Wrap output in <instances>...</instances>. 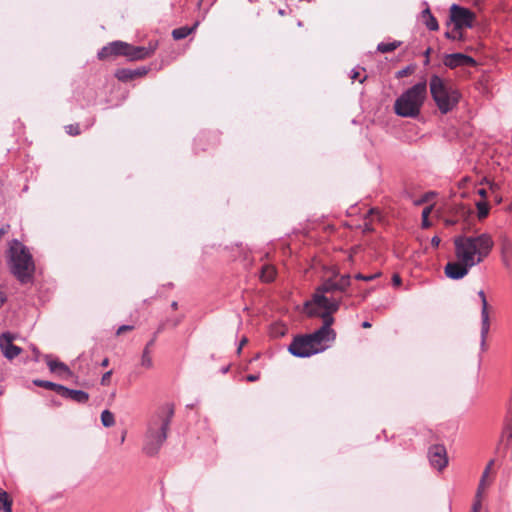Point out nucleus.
Returning a JSON list of instances; mask_svg holds the SVG:
<instances>
[{
    "label": "nucleus",
    "instance_id": "1",
    "mask_svg": "<svg viewBox=\"0 0 512 512\" xmlns=\"http://www.w3.org/2000/svg\"><path fill=\"white\" fill-rule=\"evenodd\" d=\"M494 242L487 233L478 236L459 235L454 238L457 261L448 262L445 275L453 280L464 278L469 270L481 263L492 250Z\"/></svg>",
    "mask_w": 512,
    "mask_h": 512
},
{
    "label": "nucleus",
    "instance_id": "2",
    "mask_svg": "<svg viewBox=\"0 0 512 512\" xmlns=\"http://www.w3.org/2000/svg\"><path fill=\"white\" fill-rule=\"evenodd\" d=\"M351 284V277L349 274L342 275L339 279L329 278L325 280L313 294L311 302L306 303L308 308L310 304H314L317 309L335 313L338 311L341 299L334 297L337 292H345Z\"/></svg>",
    "mask_w": 512,
    "mask_h": 512
},
{
    "label": "nucleus",
    "instance_id": "3",
    "mask_svg": "<svg viewBox=\"0 0 512 512\" xmlns=\"http://www.w3.org/2000/svg\"><path fill=\"white\" fill-rule=\"evenodd\" d=\"M174 415V408L166 405L152 417L145 435L143 451L149 455H156L167 439V432Z\"/></svg>",
    "mask_w": 512,
    "mask_h": 512
},
{
    "label": "nucleus",
    "instance_id": "4",
    "mask_svg": "<svg viewBox=\"0 0 512 512\" xmlns=\"http://www.w3.org/2000/svg\"><path fill=\"white\" fill-rule=\"evenodd\" d=\"M8 264L11 273L20 283L26 284L32 281L35 264L29 250L20 241L14 239L10 242L8 250Z\"/></svg>",
    "mask_w": 512,
    "mask_h": 512
},
{
    "label": "nucleus",
    "instance_id": "5",
    "mask_svg": "<svg viewBox=\"0 0 512 512\" xmlns=\"http://www.w3.org/2000/svg\"><path fill=\"white\" fill-rule=\"evenodd\" d=\"M427 96L425 81L416 83L403 92L394 103V110L398 116L415 118L419 115Z\"/></svg>",
    "mask_w": 512,
    "mask_h": 512
},
{
    "label": "nucleus",
    "instance_id": "6",
    "mask_svg": "<svg viewBox=\"0 0 512 512\" xmlns=\"http://www.w3.org/2000/svg\"><path fill=\"white\" fill-rule=\"evenodd\" d=\"M430 93L441 113L450 112L459 102L457 90L447 85L438 75H432L429 82Z\"/></svg>",
    "mask_w": 512,
    "mask_h": 512
},
{
    "label": "nucleus",
    "instance_id": "7",
    "mask_svg": "<svg viewBox=\"0 0 512 512\" xmlns=\"http://www.w3.org/2000/svg\"><path fill=\"white\" fill-rule=\"evenodd\" d=\"M153 49L143 46H132L126 42L115 41L104 46L99 52L98 57L104 59L110 55H123L129 60H141L150 56Z\"/></svg>",
    "mask_w": 512,
    "mask_h": 512
},
{
    "label": "nucleus",
    "instance_id": "8",
    "mask_svg": "<svg viewBox=\"0 0 512 512\" xmlns=\"http://www.w3.org/2000/svg\"><path fill=\"white\" fill-rule=\"evenodd\" d=\"M309 316H319L323 319V325L315 332L308 334L310 340L315 347H327L324 344L333 342L336 337L335 331L331 328L334 323L333 313L322 311L319 312L317 308L308 309Z\"/></svg>",
    "mask_w": 512,
    "mask_h": 512
},
{
    "label": "nucleus",
    "instance_id": "9",
    "mask_svg": "<svg viewBox=\"0 0 512 512\" xmlns=\"http://www.w3.org/2000/svg\"><path fill=\"white\" fill-rule=\"evenodd\" d=\"M325 350V347H315L308 335L299 336L289 345L288 351L296 357L305 358Z\"/></svg>",
    "mask_w": 512,
    "mask_h": 512
},
{
    "label": "nucleus",
    "instance_id": "10",
    "mask_svg": "<svg viewBox=\"0 0 512 512\" xmlns=\"http://www.w3.org/2000/svg\"><path fill=\"white\" fill-rule=\"evenodd\" d=\"M474 19L475 15L469 9L457 4H453L450 7V21L457 28H471L473 26Z\"/></svg>",
    "mask_w": 512,
    "mask_h": 512
},
{
    "label": "nucleus",
    "instance_id": "11",
    "mask_svg": "<svg viewBox=\"0 0 512 512\" xmlns=\"http://www.w3.org/2000/svg\"><path fill=\"white\" fill-rule=\"evenodd\" d=\"M428 458L431 466L439 471L443 470L448 464L446 448L440 444L429 448Z\"/></svg>",
    "mask_w": 512,
    "mask_h": 512
},
{
    "label": "nucleus",
    "instance_id": "12",
    "mask_svg": "<svg viewBox=\"0 0 512 512\" xmlns=\"http://www.w3.org/2000/svg\"><path fill=\"white\" fill-rule=\"evenodd\" d=\"M14 336L5 332L0 336V348L7 359H14L21 352V348L13 344Z\"/></svg>",
    "mask_w": 512,
    "mask_h": 512
},
{
    "label": "nucleus",
    "instance_id": "13",
    "mask_svg": "<svg viewBox=\"0 0 512 512\" xmlns=\"http://www.w3.org/2000/svg\"><path fill=\"white\" fill-rule=\"evenodd\" d=\"M476 61L471 57L463 53L448 54L444 58V65L451 69L460 66H473Z\"/></svg>",
    "mask_w": 512,
    "mask_h": 512
},
{
    "label": "nucleus",
    "instance_id": "14",
    "mask_svg": "<svg viewBox=\"0 0 512 512\" xmlns=\"http://www.w3.org/2000/svg\"><path fill=\"white\" fill-rule=\"evenodd\" d=\"M478 296L480 297L481 299V302H482V310H481V320H482V325H481V347L482 349H484L485 347V340H486V336L489 332V315H488V303H487V300H486V296H485V293L483 290H480L478 292Z\"/></svg>",
    "mask_w": 512,
    "mask_h": 512
},
{
    "label": "nucleus",
    "instance_id": "15",
    "mask_svg": "<svg viewBox=\"0 0 512 512\" xmlns=\"http://www.w3.org/2000/svg\"><path fill=\"white\" fill-rule=\"evenodd\" d=\"M60 395L77 403H86L89 399V395L85 391L69 389L65 386L60 388Z\"/></svg>",
    "mask_w": 512,
    "mask_h": 512
},
{
    "label": "nucleus",
    "instance_id": "16",
    "mask_svg": "<svg viewBox=\"0 0 512 512\" xmlns=\"http://www.w3.org/2000/svg\"><path fill=\"white\" fill-rule=\"evenodd\" d=\"M493 465H494V460H490L488 462V464L486 465V467H485V469H484V471L482 473V476H481V479H480L477 491H476L475 499H479V500L482 499V496H483V493H484V489H485L486 486L489 485V483L487 482V477H488V475H489Z\"/></svg>",
    "mask_w": 512,
    "mask_h": 512
},
{
    "label": "nucleus",
    "instance_id": "17",
    "mask_svg": "<svg viewBox=\"0 0 512 512\" xmlns=\"http://www.w3.org/2000/svg\"><path fill=\"white\" fill-rule=\"evenodd\" d=\"M155 336L146 344V346L143 349L142 355H141V361L140 364L142 367L146 369H150L153 367V360L151 357V347L154 345L155 342Z\"/></svg>",
    "mask_w": 512,
    "mask_h": 512
},
{
    "label": "nucleus",
    "instance_id": "18",
    "mask_svg": "<svg viewBox=\"0 0 512 512\" xmlns=\"http://www.w3.org/2000/svg\"><path fill=\"white\" fill-rule=\"evenodd\" d=\"M422 20L426 27L431 31H436L439 28L436 18L432 15L430 9L427 7L422 11Z\"/></svg>",
    "mask_w": 512,
    "mask_h": 512
},
{
    "label": "nucleus",
    "instance_id": "19",
    "mask_svg": "<svg viewBox=\"0 0 512 512\" xmlns=\"http://www.w3.org/2000/svg\"><path fill=\"white\" fill-rule=\"evenodd\" d=\"M198 25H199V22H196V23H194V25L192 27L183 26V27L176 28L172 31V36L175 40L184 39L188 35H190L192 32H194Z\"/></svg>",
    "mask_w": 512,
    "mask_h": 512
},
{
    "label": "nucleus",
    "instance_id": "20",
    "mask_svg": "<svg viewBox=\"0 0 512 512\" xmlns=\"http://www.w3.org/2000/svg\"><path fill=\"white\" fill-rule=\"evenodd\" d=\"M276 276V270L273 266L270 265H264L261 269V279L264 282H271L274 280Z\"/></svg>",
    "mask_w": 512,
    "mask_h": 512
},
{
    "label": "nucleus",
    "instance_id": "21",
    "mask_svg": "<svg viewBox=\"0 0 512 512\" xmlns=\"http://www.w3.org/2000/svg\"><path fill=\"white\" fill-rule=\"evenodd\" d=\"M47 365L51 372H57V371H61V372H65V373L69 372V368L67 367L66 364L56 361V360H51V359H49L48 356H47Z\"/></svg>",
    "mask_w": 512,
    "mask_h": 512
},
{
    "label": "nucleus",
    "instance_id": "22",
    "mask_svg": "<svg viewBox=\"0 0 512 512\" xmlns=\"http://www.w3.org/2000/svg\"><path fill=\"white\" fill-rule=\"evenodd\" d=\"M33 383H34V385H36L38 387H43L45 389L53 390L56 393H58L59 395H60V388H62V386H63V385L56 384V383H53L50 381L38 380V379L34 380Z\"/></svg>",
    "mask_w": 512,
    "mask_h": 512
},
{
    "label": "nucleus",
    "instance_id": "23",
    "mask_svg": "<svg viewBox=\"0 0 512 512\" xmlns=\"http://www.w3.org/2000/svg\"><path fill=\"white\" fill-rule=\"evenodd\" d=\"M400 45L399 41H394L390 43L381 42L377 46V50L381 53H388L394 51Z\"/></svg>",
    "mask_w": 512,
    "mask_h": 512
},
{
    "label": "nucleus",
    "instance_id": "24",
    "mask_svg": "<svg viewBox=\"0 0 512 512\" xmlns=\"http://www.w3.org/2000/svg\"><path fill=\"white\" fill-rule=\"evenodd\" d=\"M115 76L117 77L118 80L123 81V82H127L129 80L134 79L132 69H125V68L119 69L116 71Z\"/></svg>",
    "mask_w": 512,
    "mask_h": 512
},
{
    "label": "nucleus",
    "instance_id": "25",
    "mask_svg": "<svg viewBox=\"0 0 512 512\" xmlns=\"http://www.w3.org/2000/svg\"><path fill=\"white\" fill-rule=\"evenodd\" d=\"M101 422L104 427H112L115 424L113 413H111L109 410H104L101 413Z\"/></svg>",
    "mask_w": 512,
    "mask_h": 512
},
{
    "label": "nucleus",
    "instance_id": "26",
    "mask_svg": "<svg viewBox=\"0 0 512 512\" xmlns=\"http://www.w3.org/2000/svg\"><path fill=\"white\" fill-rule=\"evenodd\" d=\"M477 211H478V218L484 219L487 217L489 213V205L486 201H479L476 203Z\"/></svg>",
    "mask_w": 512,
    "mask_h": 512
},
{
    "label": "nucleus",
    "instance_id": "27",
    "mask_svg": "<svg viewBox=\"0 0 512 512\" xmlns=\"http://www.w3.org/2000/svg\"><path fill=\"white\" fill-rule=\"evenodd\" d=\"M445 37L451 40H462L463 39V32L462 28H457L455 25L453 29L450 31H447L445 33Z\"/></svg>",
    "mask_w": 512,
    "mask_h": 512
},
{
    "label": "nucleus",
    "instance_id": "28",
    "mask_svg": "<svg viewBox=\"0 0 512 512\" xmlns=\"http://www.w3.org/2000/svg\"><path fill=\"white\" fill-rule=\"evenodd\" d=\"M379 276H380V273H375V274H371V275H364L362 273H357L354 277L357 280L372 281V280L376 279Z\"/></svg>",
    "mask_w": 512,
    "mask_h": 512
},
{
    "label": "nucleus",
    "instance_id": "29",
    "mask_svg": "<svg viewBox=\"0 0 512 512\" xmlns=\"http://www.w3.org/2000/svg\"><path fill=\"white\" fill-rule=\"evenodd\" d=\"M430 211H431L430 207H427V208L423 209V211H422V219H423L422 225H423V227H429V225H430V223L428 221V216L430 214Z\"/></svg>",
    "mask_w": 512,
    "mask_h": 512
},
{
    "label": "nucleus",
    "instance_id": "30",
    "mask_svg": "<svg viewBox=\"0 0 512 512\" xmlns=\"http://www.w3.org/2000/svg\"><path fill=\"white\" fill-rule=\"evenodd\" d=\"M6 503H12V501L9 499L8 494L0 489V508L5 506Z\"/></svg>",
    "mask_w": 512,
    "mask_h": 512
},
{
    "label": "nucleus",
    "instance_id": "31",
    "mask_svg": "<svg viewBox=\"0 0 512 512\" xmlns=\"http://www.w3.org/2000/svg\"><path fill=\"white\" fill-rule=\"evenodd\" d=\"M66 129V132L69 134V135H72V136H76L80 133V130H79V127L78 125H67L65 127Z\"/></svg>",
    "mask_w": 512,
    "mask_h": 512
},
{
    "label": "nucleus",
    "instance_id": "32",
    "mask_svg": "<svg viewBox=\"0 0 512 512\" xmlns=\"http://www.w3.org/2000/svg\"><path fill=\"white\" fill-rule=\"evenodd\" d=\"M481 507H482V501L479 499H475L470 512H480Z\"/></svg>",
    "mask_w": 512,
    "mask_h": 512
},
{
    "label": "nucleus",
    "instance_id": "33",
    "mask_svg": "<svg viewBox=\"0 0 512 512\" xmlns=\"http://www.w3.org/2000/svg\"><path fill=\"white\" fill-rule=\"evenodd\" d=\"M132 71H133L134 78L143 76L147 73V69L145 67L134 69Z\"/></svg>",
    "mask_w": 512,
    "mask_h": 512
},
{
    "label": "nucleus",
    "instance_id": "34",
    "mask_svg": "<svg viewBox=\"0 0 512 512\" xmlns=\"http://www.w3.org/2000/svg\"><path fill=\"white\" fill-rule=\"evenodd\" d=\"M112 375V371H107L106 373L103 374L102 378H101V384L102 385H106L108 384L109 380H110V377Z\"/></svg>",
    "mask_w": 512,
    "mask_h": 512
},
{
    "label": "nucleus",
    "instance_id": "35",
    "mask_svg": "<svg viewBox=\"0 0 512 512\" xmlns=\"http://www.w3.org/2000/svg\"><path fill=\"white\" fill-rule=\"evenodd\" d=\"M133 329V326H130V325H122L120 326L118 329H117V335H121L122 333L126 332V331H130Z\"/></svg>",
    "mask_w": 512,
    "mask_h": 512
},
{
    "label": "nucleus",
    "instance_id": "36",
    "mask_svg": "<svg viewBox=\"0 0 512 512\" xmlns=\"http://www.w3.org/2000/svg\"><path fill=\"white\" fill-rule=\"evenodd\" d=\"M260 378L259 374H249L246 376V380L249 382H255Z\"/></svg>",
    "mask_w": 512,
    "mask_h": 512
},
{
    "label": "nucleus",
    "instance_id": "37",
    "mask_svg": "<svg viewBox=\"0 0 512 512\" xmlns=\"http://www.w3.org/2000/svg\"><path fill=\"white\" fill-rule=\"evenodd\" d=\"M392 283L395 286H399L401 284V278L398 274H394L392 277Z\"/></svg>",
    "mask_w": 512,
    "mask_h": 512
},
{
    "label": "nucleus",
    "instance_id": "38",
    "mask_svg": "<svg viewBox=\"0 0 512 512\" xmlns=\"http://www.w3.org/2000/svg\"><path fill=\"white\" fill-rule=\"evenodd\" d=\"M441 242V239L438 237V236H434L432 239H431V245L435 248H437L439 246Z\"/></svg>",
    "mask_w": 512,
    "mask_h": 512
},
{
    "label": "nucleus",
    "instance_id": "39",
    "mask_svg": "<svg viewBox=\"0 0 512 512\" xmlns=\"http://www.w3.org/2000/svg\"><path fill=\"white\" fill-rule=\"evenodd\" d=\"M248 342V339L246 337H243L240 341L239 347L237 349V352L240 353L242 350V347Z\"/></svg>",
    "mask_w": 512,
    "mask_h": 512
},
{
    "label": "nucleus",
    "instance_id": "40",
    "mask_svg": "<svg viewBox=\"0 0 512 512\" xmlns=\"http://www.w3.org/2000/svg\"><path fill=\"white\" fill-rule=\"evenodd\" d=\"M4 512H12V503H6L5 506L2 507Z\"/></svg>",
    "mask_w": 512,
    "mask_h": 512
},
{
    "label": "nucleus",
    "instance_id": "41",
    "mask_svg": "<svg viewBox=\"0 0 512 512\" xmlns=\"http://www.w3.org/2000/svg\"><path fill=\"white\" fill-rule=\"evenodd\" d=\"M359 75H360L359 71L356 69H353L352 74H351V79L356 80V79H358Z\"/></svg>",
    "mask_w": 512,
    "mask_h": 512
},
{
    "label": "nucleus",
    "instance_id": "42",
    "mask_svg": "<svg viewBox=\"0 0 512 512\" xmlns=\"http://www.w3.org/2000/svg\"><path fill=\"white\" fill-rule=\"evenodd\" d=\"M478 194L482 197V198H486L487 197V191L485 189H479L478 190Z\"/></svg>",
    "mask_w": 512,
    "mask_h": 512
},
{
    "label": "nucleus",
    "instance_id": "43",
    "mask_svg": "<svg viewBox=\"0 0 512 512\" xmlns=\"http://www.w3.org/2000/svg\"><path fill=\"white\" fill-rule=\"evenodd\" d=\"M108 365H109V359L108 358L103 359L101 362V366L107 367Z\"/></svg>",
    "mask_w": 512,
    "mask_h": 512
},
{
    "label": "nucleus",
    "instance_id": "44",
    "mask_svg": "<svg viewBox=\"0 0 512 512\" xmlns=\"http://www.w3.org/2000/svg\"><path fill=\"white\" fill-rule=\"evenodd\" d=\"M362 327H363V328H370V327H371V323H370V322H368V321H364V322L362 323Z\"/></svg>",
    "mask_w": 512,
    "mask_h": 512
},
{
    "label": "nucleus",
    "instance_id": "45",
    "mask_svg": "<svg viewBox=\"0 0 512 512\" xmlns=\"http://www.w3.org/2000/svg\"><path fill=\"white\" fill-rule=\"evenodd\" d=\"M455 223H456V221H455V220H451V219H450V220H446V225H448V226H452V225H454Z\"/></svg>",
    "mask_w": 512,
    "mask_h": 512
},
{
    "label": "nucleus",
    "instance_id": "46",
    "mask_svg": "<svg viewBox=\"0 0 512 512\" xmlns=\"http://www.w3.org/2000/svg\"><path fill=\"white\" fill-rule=\"evenodd\" d=\"M171 307L172 309L176 310L178 308V303L176 301H173Z\"/></svg>",
    "mask_w": 512,
    "mask_h": 512
},
{
    "label": "nucleus",
    "instance_id": "47",
    "mask_svg": "<svg viewBox=\"0 0 512 512\" xmlns=\"http://www.w3.org/2000/svg\"><path fill=\"white\" fill-rule=\"evenodd\" d=\"M6 233V229L5 228H0V239L2 238V236Z\"/></svg>",
    "mask_w": 512,
    "mask_h": 512
},
{
    "label": "nucleus",
    "instance_id": "48",
    "mask_svg": "<svg viewBox=\"0 0 512 512\" xmlns=\"http://www.w3.org/2000/svg\"><path fill=\"white\" fill-rule=\"evenodd\" d=\"M33 352L35 354L36 361H37L38 360L39 351L36 348H33Z\"/></svg>",
    "mask_w": 512,
    "mask_h": 512
},
{
    "label": "nucleus",
    "instance_id": "49",
    "mask_svg": "<svg viewBox=\"0 0 512 512\" xmlns=\"http://www.w3.org/2000/svg\"><path fill=\"white\" fill-rule=\"evenodd\" d=\"M430 50H431V49H430V48H428V49L426 50L425 54H426V55H429Z\"/></svg>",
    "mask_w": 512,
    "mask_h": 512
},
{
    "label": "nucleus",
    "instance_id": "50",
    "mask_svg": "<svg viewBox=\"0 0 512 512\" xmlns=\"http://www.w3.org/2000/svg\"><path fill=\"white\" fill-rule=\"evenodd\" d=\"M124 439H125V436L123 435V436L121 437V442H123V441H124Z\"/></svg>",
    "mask_w": 512,
    "mask_h": 512
}]
</instances>
